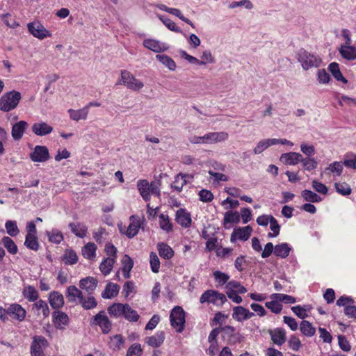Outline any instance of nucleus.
<instances>
[{
  "mask_svg": "<svg viewBox=\"0 0 356 356\" xmlns=\"http://www.w3.org/2000/svg\"><path fill=\"white\" fill-rule=\"evenodd\" d=\"M161 184V180L152 181L149 183L147 179H139L137 181V188L143 199L145 201H148L150 200L151 195L160 197Z\"/></svg>",
  "mask_w": 356,
  "mask_h": 356,
  "instance_id": "obj_1",
  "label": "nucleus"
},
{
  "mask_svg": "<svg viewBox=\"0 0 356 356\" xmlns=\"http://www.w3.org/2000/svg\"><path fill=\"white\" fill-rule=\"evenodd\" d=\"M297 59L305 70H308L312 67H318L321 63L320 56L304 49H300L297 52Z\"/></svg>",
  "mask_w": 356,
  "mask_h": 356,
  "instance_id": "obj_2",
  "label": "nucleus"
},
{
  "mask_svg": "<svg viewBox=\"0 0 356 356\" xmlns=\"http://www.w3.org/2000/svg\"><path fill=\"white\" fill-rule=\"evenodd\" d=\"M21 98V93L17 90L4 93L0 98V110L9 112L15 109L18 106Z\"/></svg>",
  "mask_w": 356,
  "mask_h": 356,
  "instance_id": "obj_3",
  "label": "nucleus"
},
{
  "mask_svg": "<svg viewBox=\"0 0 356 356\" xmlns=\"http://www.w3.org/2000/svg\"><path fill=\"white\" fill-rule=\"evenodd\" d=\"M170 321L171 326L177 332L181 333L184 331L186 323V313L181 307H174L170 312Z\"/></svg>",
  "mask_w": 356,
  "mask_h": 356,
  "instance_id": "obj_4",
  "label": "nucleus"
},
{
  "mask_svg": "<svg viewBox=\"0 0 356 356\" xmlns=\"http://www.w3.org/2000/svg\"><path fill=\"white\" fill-rule=\"evenodd\" d=\"M227 301L226 296L218 291L209 289L205 291L200 298V303H211L216 306H222Z\"/></svg>",
  "mask_w": 356,
  "mask_h": 356,
  "instance_id": "obj_5",
  "label": "nucleus"
},
{
  "mask_svg": "<svg viewBox=\"0 0 356 356\" xmlns=\"http://www.w3.org/2000/svg\"><path fill=\"white\" fill-rule=\"evenodd\" d=\"M119 83L134 91H138L144 86V83L141 81L137 79L127 70H121Z\"/></svg>",
  "mask_w": 356,
  "mask_h": 356,
  "instance_id": "obj_6",
  "label": "nucleus"
},
{
  "mask_svg": "<svg viewBox=\"0 0 356 356\" xmlns=\"http://www.w3.org/2000/svg\"><path fill=\"white\" fill-rule=\"evenodd\" d=\"M90 325L99 326L103 334L109 333L112 328L111 321L104 310L100 311L91 318Z\"/></svg>",
  "mask_w": 356,
  "mask_h": 356,
  "instance_id": "obj_7",
  "label": "nucleus"
},
{
  "mask_svg": "<svg viewBox=\"0 0 356 356\" xmlns=\"http://www.w3.org/2000/svg\"><path fill=\"white\" fill-rule=\"evenodd\" d=\"M6 316L12 321L22 322L26 318V311L21 305L13 303L6 308Z\"/></svg>",
  "mask_w": 356,
  "mask_h": 356,
  "instance_id": "obj_8",
  "label": "nucleus"
},
{
  "mask_svg": "<svg viewBox=\"0 0 356 356\" xmlns=\"http://www.w3.org/2000/svg\"><path fill=\"white\" fill-rule=\"evenodd\" d=\"M222 337L224 339H227L228 343L233 345L240 343L242 339L241 334L236 331V329L231 325L220 326Z\"/></svg>",
  "mask_w": 356,
  "mask_h": 356,
  "instance_id": "obj_9",
  "label": "nucleus"
},
{
  "mask_svg": "<svg viewBox=\"0 0 356 356\" xmlns=\"http://www.w3.org/2000/svg\"><path fill=\"white\" fill-rule=\"evenodd\" d=\"M49 346L47 340L41 335H35L33 337L30 350L31 356H45L42 348Z\"/></svg>",
  "mask_w": 356,
  "mask_h": 356,
  "instance_id": "obj_10",
  "label": "nucleus"
},
{
  "mask_svg": "<svg viewBox=\"0 0 356 356\" xmlns=\"http://www.w3.org/2000/svg\"><path fill=\"white\" fill-rule=\"evenodd\" d=\"M27 28L31 34L40 40L51 36V33L38 21L29 23Z\"/></svg>",
  "mask_w": 356,
  "mask_h": 356,
  "instance_id": "obj_11",
  "label": "nucleus"
},
{
  "mask_svg": "<svg viewBox=\"0 0 356 356\" xmlns=\"http://www.w3.org/2000/svg\"><path fill=\"white\" fill-rule=\"evenodd\" d=\"M130 224L125 231L121 227L120 231L122 234H125L129 238H132L136 236L141 227L140 219L138 216H131L129 218Z\"/></svg>",
  "mask_w": 356,
  "mask_h": 356,
  "instance_id": "obj_12",
  "label": "nucleus"
},
{
  "mask_svg": "<svg viewBox=\"0 0 356 356\" xmlns=\"http://www.w3.org/2000/svg\"><path fill=\"white\" fill-rule=\"evenodd\" d=\"M49 158V152L46 146L36 145L30 154V159L33 162H45Z\"/></svg>",
  "mask_w": 356,
  "mask_h": 356,
  "instance_id": "obj_13",
  "label": "nucleus"
},
{
  "mask_svg": "<svg viewBox=\"0 0 356 356\" xmlns=\"http://www.w3.org/2000/svg\"><path fill=\"white\" fill-rule=\"evenodd\" d=\"M69 317L67 314L62 311H55L52 314V322L58 330H63L69 324Z\"/></svg>",
  "mask_w": 356,
  "mask_h": 356,
  "instance_id": "obj_14",
  "label": "nucleus"
},
{
  "mask_svg": "<svg viewBox=\"0 0 356 356\" xmlns=\"http://www.w3.org/2000/svg\"><path fill=\"white\" fill-rule=\"evenodd\" d=\"M252 232V229L250 225L236 228L231 234L230 241L232 243L235 242L236 239L245 241L250 237Z\"/></svg>",
  "mask_w": 356,
  "mask_h": 356,
  "instance_id": "obj_15",
  "label": "nucleus"
},
{
  "mask_svg": "<svg viewBox=\"0 0 356 356\" xmlns=\"http://www.w3.org/2000/svg\"><path fill=\"white\" fill-rule=\"evenodd\" d=\"M268 334L273 343L282 346L286 341V331L284 328L277 327L273 330H269Z\"/></svg>",
  "mask_w": 356,
  "mask_h": 356,
  "instance_id": "obj_16",
  "label": "nucleus"
},
{
  "mask_svg": "<svg viewBox=\"0 0 356 356\" xmlns=\"http://www.w3.org/2000/svg\"><path fill=\"white\" fill-rule=\"evenodd\" d=\"M175 220L180 226L184 228L189 227L192 222L190 213L182 208L176 211Z\"/></svg>",
  "mask_w": 356,
  "mask_h": 356,
  "instance_id": "obj_17",
  "label": "nucleus"
},
{
  "mask_svg": "<svg viewBox=\"0 0 356 356\" xmlns=\"http://www.w3.org/2000/svg\"><path fill=\"white\" fill-rule=\"evenodd\" d=\"M254 314L249 311V309L241 307L236 306L233 309L232 317L238 322L252 318Z\"/></svg>",
  "mask_w": 356,
  "mask_h": 356,
  "instance_id": "obj_18",
  "label": "nucleus"
},
{
  "mask_svg": "<svg viewBox=\"0 0 356 356\" xmlns=\"http://www.w3.org/2000/svg\"><path fill=\"white\" fill-rule=\"evenodd\" d=\"M97 284L98 281L95 277L88 276L79 281V287L91 294L97 288Z\"/></svg>",
  "mask_w": 356,
  "mask_h": 356,
  "instance_id": "obj_19",
  "label": "nucleus"
},
{
  "mask_svg": "<svg viewBox=\"0 0 356 356\" xmlns=\"http://www.w3.org/2000/svg\"><path fill=\"white\" fill-rule=\"evenodd\" d=\"M32 310L37 316H39L42 313L44 318L48 317L50 314L47 303L42 299L36 300L32 305Z\"/></svg>",
  "mask_w": 356,
  "mask_h": 356,
  "instance_id": "obj_20",
  "label": "nucleus"
},
{
  "mask_svg": "<svg viewBox=\"0 0 356 356\" xmlns=\"http://www.w3.org/2000/svg\"><path fill=\"white\" fill-rule=\"evenodd\" d=\"M48 300L53 309H58L64 305L63 296L58 291H51L49 294Z\"/></svg>",
  "mask_w": 356,
  "mask_h": 356,
  "instance_id": "obj_21",
  "label": "nucleus"
},
{
  "mask_svg": "<svg viewBox=\"0 0 356 356\" xmlns=\"http://www.w3.org/2000/svg\"><path fill=\"white\" fill-rule=\"evenodd\" d=\"M28 127V123L26 121L21 120L12 127L11 134L15 140H19L23 136V134Z\"/></svg>",
  "mask_w": 356,
  "mask_h": 356,
  "instance_id": "obj_22",
  "label": "nucleus"
},
{
  "mask_svg": "<svg viewBox=\"0 0 356 356\" xmlns=\"http://www.w3.org/2000/svg\"><path fill=\"white\" fill-rule=\"evenodd\" d=\"M189 177V175L179 173L175 177V181L170 185V188L179 193L182 191L183 187L187 184V178Z\"/></svg>",
  "mask_w": 356,
  "mask_h": 356,
  "instance_id": "obj_23",
  "label": "nucleus"
},
{
  "mask_svg": "<svg viewBox=\"0 0 356 356\" xmlns=\"http://www.w3.org/2000/svg\"><path fill=\"white\" fill-rule=\"evenodd\" d=\"M125 339L122 334H115L110 337L108 347L113 351H119L124 348Z\"/></svg>",
  "mask_w": 356,
  "mask_h": 356,
  "instance_id": "obj_24",
  "label": "nucleus"
},
{
  "mask_svg": "<svg viewBox=\"0 0 356 356\" xmlns=\"http://www.w3.org/2000/svg\"><path fill=\"white\" fill-rule=\"evenodd\" d=\"M302 160V154L297 152L284 153L280 156V161L286 165H296Z\"/></svg>",
  "mask_w": 356,
  "mask_h": 356,
  "instance_id": "obj_25",
  "label": "nucleus"
},
{
  "mask_svg": "<svg viewBox=\"0 0 356 356\" xmlns=\"http://www.w3.org/2000/svg\"><path fill=\"white\" fill-rule=\"evenodd\" d=\"M69 227L72 234L79 238H84L88 232V227L81 222H70Z\"/></svg>",
  "mask_w": 356,
  "mask_h": 356,
  "instance_id": "obj_26",
  "label": "nucleus"
},
{
  "mask_svg": "<svg viewBox=\"0 0 356 356\" xmlns=\"http://www.w3.org/2000/svg\"><path fill=\"white\" fill-rule=\"evenodd\" d=\"M165 339L163 331H158L154 335L147 338L146 343L151 347L158 348L161 346Z\"/></svg>",
  "mask_w": 356,
  "mask_h": 356,
  "instance_id": "obj_27",
  "label": "nucleus"
},
{
  "mask_svg": "<svg viewBox=\"0 0 356 356\" xmlns=\"http://www.w3.org/2000/svg\"><path fill=\"white\" fill-rule=\"evenodd\" d=\"M53 128L45 122L35 123L32 126L33 132L37 136H46L49 134Z\"/></svg>",
  "mask_w": 356,
  "mask_h": 356,
  "instance_id": "obj_28",
  "label": "nucleus"
},
{
  "mask_svg": "<svg viewBox=\"0 0 356 356\" xmlns=\"http://www.w3.org/2000/svg\"><path fill=\"white\" fill-rule=\"evenodd\" d=\"M122 262V272L124 278L128 279L130 277V271L134 267V261L128 255L124 254L121 260Z\"/></svg>",
  "mask_w": 356,
  "mask_h": 356,
  "instance_id": "obj_29",
  "label": "nucleus"
},
{
  "mask_svg": "<svg viewBox=\"0 0 356 356\" xmlns=\"http://www.w3.org/2000/svg\"><path fill=\"white\" fill-rule=\"evenodd\" d=\"M120 286L117 284L109 282L106 284L102 296L104 299H111L116 297L118 294Z\"/></svg>",
  "mask_w": 356,
  "mask_h": 356,
  "instance_id": "obj_30",
  "label": "nucleus"
},
{
  "mask_svg": "<svg viewBox=\"0 0 356 356\" xmlns=\"http://www.w3.org/2000/svg\"><path fill=\"white\" fill-rule=\"evenodd\" d=\"M159 256L164 259H170L174 256V250L165 243H159L157 245Z\"/></svg>",
  "mask_w": 356,
  "mask_h": 356,
  "instance_id": "obj_31",
  "label": "nucleus"
},
{
  "mask_svg": "<svg viewBox=\"0 0 356 356\" xmlns=\"http://www.w3.org/2000/svg\"><path fill=\"white\" fill-rule=\"evenodd\" d=\"M291 250V248L286 243H282L275 246V250L273 252L276 257L285 259L286 258Z\"/></svg>",
  "mask_w": 356,
  "mask_h": 356,
  "instance_id": "obj_32",
  "label": "nucleus"
},
{
  "mask_svg": "<svg viewBox=\"0 0 356 356\" xmlns=\"http://www.w3.org/2000/svg\"><path fill=\"white\" fill-rule=\"evenodd\" d=\"M126 304L113 303L108 307V312L115 318L123 316Z\"/></svg>",
  "mask_w": 356,
  "mask_h": 356,
  "instance_id": "obj_33",
  "label": "nucleus"
},
{
  "mask_svg": "<svg viewBox=\"0 0 356 356\" xmlns=\"http://www.w3.org/2000/svg\"><path fill=\"white\" fill-rule=\"evenodd\" d=\"M23 296L29 302H35L39 298V293L35 288L31 285H28L24 288L22 291Z\"/></svg>",
  "mask_w": 356,
  "mask_h": 356,
  "instance_id": "obj_34",
  "label": "nucleus"
},
{
  "mask_svg": "<svg viewBox=\"0 0 356 356\" xmlns=\"http://www.w3.org/2000/svg\"><path fill=\"white\" fill-rule=\"evenodd\" d=\"M116 260L114 258L106 257L99 264V270L102 273L106 276L111 272Z\"/></svg>",
  "mask_w": 356,
  "mask_h": 356,
  "instance_id": "obj_35",
  "label": "nucleus"
},
{
  "mask_svg": "<svg viewBox=\"0 0 356 356\" xmlns=\"http://www.w3.org/2000/svg\"><path fill=\"white\" fill-rule=\"evenodd\" d=\"M97 249V247L94 243L89 242L83 246L82 254L86 259L92 260L96 257Z\"/></svg>",
  "mask_w": 356,
  "mask_h": 356,
  "instance_id": "obj_36",
  "label": "nucleus"
},
{
  "mask_svg": "<svg viewBox=\"0 0 356 356\" xmlns=\"http://www.w3.org/2000/svg\"><path fill=\"white\" fill-rule=\"evenodd\" d=\"M68 113L72 120L79 121L86 120L88 115V107H83L79 110L69 109Z\"/></svg>",
  "mask_w": 356,
  "mask_h": 356,
  "instance_id": "obj_37",
  "label": "nucleus"
},
{
  "mask_svg": "<svg viewBox=\"0 0 356 356\" xmlns=\"http://www.w3.org/2000/svg\"><path fill=\"white\" fill-rule=\"evenodd\" d=\"M328 70L332 76L339 81L343 83L348 82L347 79L343 76L340 71L339 65L336 62H332L328 65Z\"/></svg>",
  "mask_w": 356,
  "mask_h": 356,
  "instance_id": "obj_38",
  "label": "nucleus"
},
{
  "mask_svg": "<svg viewBox=\"0 0 356 356\" xmlns=\"http://www.w3.org/2000/svg\"><path fill=\"white\" fill-rule=\"evenodd\" d=\"M62 261L66 265H74L78 261V256L74 250L66 249L62 256Z\"/></svg>",
  "mask_w": 356,
  "mask_h": 356,
  "instance_id": "obj_39",
  "label": "nucleus"
},
{
  "mask_svg": "<svg viewBox=\"0 0 356 356\" xmlns=\"http://www.w3.org/2000/svg\"><path fill=\"white\" fill-rule=\"evenodd\" d=\"M83 296L82 291L77 289L74 285H71L67 289L66 297L68 298L69 302H75L76 298L79 300L82 298Z\"/></svg>",
  "mask_w": 356,
  "mask_h": 356,
  "instance_id": "obj_40",
  "label": "nucleus"
},
{
  "mask_svg": "<svg viewBox=\"0 0 356 356\" xmlns=\"http://www.w3.org/2000/svg\"><path fill=\"white\" fill-rule=\"evenodd\" d=\"M302 334L307 337H313L316 333V328L308 321L303 320L300 325Z\"/></svg>",
  "mask_w": 356,
  "mask_h": 356,
  "instance_id": "obj_41",
  "label": "nucleus"
},
{
  "mask_svg": "<svg viewBox=\"0 0 356 356\" xmlns=\"http://www.w3.org/2000/svg\"><path fill=\"white\" fill-rule=\"evenodd\" d=\"M341 56L347 60L356 59V48L352 46H342L339 50Z\"/></svg>",
  "mask_w": 356,
  "mask_h": 356,
  "instance_id": "obj_42",
  "label": "nucleus"
},
{
  "mask_svg": "<svg viewBox=\"0 0 356 356\" xmlns=\"http://www.w3.org/2000/svg\"><path fill=\"white\" fill-rule=\"evenodd\" d=\"M240 221V215L238 211H228L224 215L223 225L227 227V224H237Z\"/></svg>",
  "mask_w": 356,
  "mask_h": 356,
  "instance_id": "obj_43",
  "label": "nucleus"
},
{
  "mask_svg": "<svg viewBox=\"0 0 356 356\" xmlns=\"http://www.w3.org/2000/svg\"><path fill=\"white\" fill-rule=\"evenodd\" d=\"M159 227L161 229L165 231L166 233H169L172 231L173 225L168 215L161 213L159 216Z\"/></svg>",
  "mask_w": 356,
  "mask_h": 356,
  "instance_id": "obj_44",
  "label": "nucleus"
},
{
  "mask_svg": "<svg viewBox=\"0 0 356 356\" xmlns=\"http://www.w3.org/2000/svg\"><path fill=\"white\" fill-rule=\"evenodd\" d=\"M1 243L10 254H16L17 253L18 248L10 237L3 236L1 238Z\"/></svg>",
  "mask_w": 356,
  "mask_h": 356,
  "instance_id": "obj_45",
  "label": "nucleus"
},
{
  "mask_svg": "<svg viewBox=\"0 0 356 356\" xmlns=\"http://www.w3.org/2000/svg\"><path fill=\"white\" fill-rule=\"evenodd\" d=\"M208 143H214L226 140L228 138L227 132H210L207 134Z\"/></svg>",
  "mask_w": 356,
  "mask_h": 356,
  "instance_id": "obj_46",
  "label": "nucleus"
},
{
  "mask_svg": "<svg viewBox=\"0 0 356 356\" xmlns=\"http://www.w3.org/2000/svg\"><path fill=\"white\" fill-rule=\"evenodd\" d=\"M46 234L48 236L49 241L55 244L60 243L64 239L63 233L56 229L47 231Z\"/></svg>",
  "mask_w": 356,
  "mask_h": 356,
  "instance_id": "obj_47",
  "label": "nucleus"
},
{
  "mask_svg": "<svg viewBox=\"0 0 356 356\" xmlns=\"http://www.w3.org/2000/svg\"><path fill=\"white\" fill-rule=\"evenodd\" d=\"M25 246L32 250L37 251L39 249V242L36 235L26 234L24 241Z\"/></svg>",
  "mask_w": 356,
  "mask_h": 356,
  "instance_id": "obj_48",
  "label": "nucleus"
},
{
  "mask_svg": "<svg viewBox=\"0 0 356 356\" xmlns=\"http://www.w3.org/2000/svg\"><path fill=\"white\" fill-rule=\"evenodd\" d=\"M227 291H236L238 293H245L247 292L245 287L242 286L241 283L236 280H231L226 284Z\"/></svg>",
  "mask_w": 356,
  "mask_h": 356,
  "instance_id": "obj_49",
  "label": "nucleus"
},
{
  "mask_svg": "<svg viewBox=\"0 0 356 356\" xmlns=\"http://www.w3.org/2000/svg\"><path fill=\"white\" fill-rule=\"evenodd\" d=\"M123 317L130 322H137L140 318L138 312L133 309L129 304H126Z\"/></svg>",
  "mask_w": 356,
  "mask_h": 356,
  "instance_id": "obj_50",
  "label": "nucleus"
},
{
  "mask_svg": "<svg viewBox=\"0 0 356 356\" xmlns=\"http://www.w3.org/2000/svg\"><path fill=\"white\" fill-rule=\"evenodd\" d=\"M301 195L305 201L309 202H320L322 201V198L310 190H303L301 193Z\"/></svg>",
  "mask_w": 356,
  "mask_h": 356,
  "instance_id": "obj_51",
  "label": "nucleus"
},
{
  "mask_svg": "<svg viewBox=\"0 0 356 356\" xmlns=\"http://www.w3.org/2000/svg\"><path fill=\"white\" fill-rule=\"evenodd\" d=\"M159 19L169 30L178 33H183L182 30L167 16L160 15Z\"/></svg>",
  "mask_w": 356,
  "mask_h": 356,
  "instance_id": "obj_52",
  "label": "nucleus"
},
{
  "mask_svg": "<svg viewBox=\"0 0 356 356\" xmlns=\"http://www.w3.org/2000/svg\"><path fill=\"white\" fill-rule=\"evenodd\" d=\"M156 58L165 65L169 70L173 71L176 69V63L170 56L163 54H157L156 56Z\"/></svg>",
  "mask_w": 356,
  "mask_h": 356,
  "instance_id": "obj_53",
  "label": "nucleus"
},
{
  "mask_svg": "<svg viewBox=\"0 0 356 356\" xmlns=\"http://www.w3.org/2000/svg\"><path fill=\"white\" fill-rule=\"evenodd\" d=\"M79 303L82 307L86 310L92 309L97 305V302L93 296H89L86 298L83 296L79 300Z\"/></svg>",
  "mask_w": 356,
  "mask_h": 356,
  "instance_id": "obj_54",
  "label": "nucleus"
},
{
  "mask_svg": "<svg viewBox=\"0 0 356 356\" xmlns=\"http://www.w3.org/2000/svg\"><path fill=\"white\" fill-rule=\"evenodd\" d=\"M272 300L266 302L265 306L270 310L271 312L278 314L282 310V305L277 298H270Z\"/></svg>",
  "mask_w": 356,
  "mask_h": 356,
  "instance_id": "obj_55",
  "label": "nucleus"
},
{
  "mask_svg": "<svg viewBox=\"0 0 356 356\" xmlns=\"http://www.w3.org/2000/svg\"><path fill=\"white\" fill-rule=\"evenodd\" d=\"M143 45L154 52H161L163 51L162 44L157 40L152 39H147L144 40Z\"/></svg>",
  "mask_w": 356,
  "mask_h": 356,
  "instance_id": "obj_56",
  "label": "nucleus"
},
{
  "mask_svg": "<svg viewBox=\"0 0 356 356\" xmlns=\"http://www.w3.org/2000/svg\"><path fill=\"white\" fill-rule=\"evenodd\" d=\"M270 298H277L281 303L285 304H293L296 302L295 297L284 293H273L270 296Z\"/></svg>",
  "mask_w": 356,
  "mask_h": 356,
  "instance_id": "obj_57",
  "label": "nucleus"
},
{
  "mask_svg": "<svg viewBox=\"0 0 356 356\" xmlns=\"http://www.w3.org/2000/svg\"><path fill=\"white\" fill-rule=\"evenodd\" d=\"M5 227L7 234L12 237L16 236L19 233V229L15 220H8L5 224Z\"/></svg>",
  "mask_w": 356,
  "mask_h": 356,
  "instance_id": "obj_58",
  "label": "nucleus"
},
{
  "mask_svg": "<svg viewBox=\"0 0 356 356\" xmlns=\"http://www.w3.org/2000/svg\"><path fill=\"white\" fill-rule=\"evenodd\" d=\"M337 192L343 196L349 195L352 189L350 186L346 182H338L334 184Z\"/></svg>",
  "mask_w": 356,
  "mask_h": 356,
  "instance_id": "obj_59",
  "label": "nucleus"
},
{
  "mask_svg": "<svg viewBox=\"0 0 356 356\" xmlns=\"http://www.w3.org/2000/svg\"><path fill=\"white\" fill-rule=\"evenodd\" d=\"M343 163L339 161H334L329 165L325 169V172L328 171L329 173H332L336 176H340L343 171Z\"/></svg>",
  "mask_w": 356,
  "mask_h": 356,
  "instance_id": "obj_60",
  "label": "nucleus"
},
{
  "mask_svg": "<svg viewBox=\"0 0 356 356\" xmlns=\"http://www.w3.org/2000/svg\"><path fill=\"white\" fill-rule=\"evenodd\" d=\"M273 143H275V141H273V138L260 140L254 149V154H261L268 147L273 145Z\"/></svg>",
  "mask_w": 356,
  "mask_h": 356,
  "instance_id": "obj_61",
  "label": "nucleus"
},
{
  "mask_svg": "<svg viewBox=\"0 0 356 356\" xmlns=\"http://www.w3.org/2000/svg\"><path fill=\"white\" fill-rule=\"evenodd\" d=\"M215 281L220 286L227 284L229 275L220 270H216L213 273Z\"/></svg>",
  "mask_w": 356,
  "mask_h": 356,
  "instance_id": "obj_62",
  "label": "nucleus"
},
{
  "mask_svg": "<svg viewBox=\"0 0 356 356\" xmlns=\"http://www.w3.org/2000/svg\"><path fill=\"white\" fill-rule=\"evenodd\" d=\"M108 234L104 227H99L97 229L93 231L92 237L95 241L101 244L105 241V236Z\"/></svg>",
  "mask_w": 356,
  "mask_h": 356,
  "instance_id": "obj_63",
  "label": "nucleus"
},
{
  "mask_svg": "<svg viewBox=\"0 0 356 356\" xmlns=\"http://www.w3.org/2000/svg\"><path fill=\"white\" fill-rule=\"evenodd\" d=\"M143 354V348L141 345L134 343L128 348L126 356H141Z\"/></svg>",
  "mask_w": 356,
  "mask_h": 356,
  "instance_id": "obj_64",
  "label": "nucleus"
}]
</instances>
